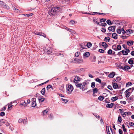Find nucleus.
Here are the masks:
<instances>
[{
	"label": "nucleus",
	"mask_w": 134,
	"mask_h": 134,
	"mask_svg": "<svg viewBox=\"0 0 134 134\" xmlns=\"http://www.w3.org/2000/svg\"><path fill=\"white\" fill-rule=\"evenodd\" d=\"M121 32H122V33L124 34L125 33V30L124 28H122L121 29Z\"/></svg>",
	"instance_id": "bf43d9fd"
},
{
	"label": "nucleus",
	"mask_w": 134,
	"mask_h": 134,
	"mask_svg": "<svg viewBox=\"0 0 134 134\" xmlns=\"http://www.w3.org/2000/svg\"><path fill=\"white\" fill-rule=\"evenodd\" d=\"M51 87H52V86L51 85H48L46 87L47 90H48L50 88H51Z\"/></svg>",
	"instance_id": "5fc2aeb1"
},
{
	"label": "nucleus",
	"mask_w": 134,
	"mask_h": 134,
	"mask_svg": "<svg viewBox=\"0 0 134 134\" xmlns=\"http://www.w3.org/2000/svg\"><path fill=\"white\" fill-rule=\"evenodd\" d=\"M126 93L125 97L126 98H128L129 97L131 93L130 92H128L127 93L125 92Z\"/></svg>",
	"instance_id": "393cba45"
},
{
	"label": "nucleus",
	"mask_w": 134,
	"mask_h": 134,
	"mask_svg": "<svg viewBox=\"0 0 134 134\" xmlns=\"http://www.w3.org/2000/svg\"><path fill=\"white\" fill-rule=\"evenodd\" d=\"M41 32H39L37 31H35L34 32V33L35 35H41Z\"/></svg>",
	"instance_id": "b1692460"
},
{
	"label": "nucleus",
	"mask_w": 134,
	"mask_h": 134,
	"mask_svg": "<svg viewBox=\"0 0 134 134\" xmlns=\"http://www.w3.org/2000/svg\"><path fill=\"white\" fill-rule=\"evenodd\" d=\"M92 45L91 43L90 42H89L87 44V47L89 48Z\"/></svg>",
	"instance_id": "f704fd0d"
},
{
	"label": "nucleus",
	"mask_w": 134,
	"mask_h": 134,
	"mask_svg": "<svg viewBox=\"0 0 134 134\" xmlns=\"http://www.w3.org/2000/svg\"><path fill=\"white\" fill-rule=\"evenodd\" d=\"M134 31L131 30H127L125 31V33L127 34L128 35H129V34L131 33H133V32Z\"/></svg>",
	"instance_id": "0eeeda50"
},
{
	"label": "nucleus",
	"mask_w": 134,
	"mask_h": 134,
	"mask_svg": "<svg viewBox=\"0 0 134 134\" xmlns=\"http://www.w3.org/2000/svg\"><path fill=\"white\" fill-rule=\"evenodd\" d=\"M22 15H24V16H27V17H29L32 16L33 14L32 13H31L29 14H22Z\"/></svg>",
	"instance_id": "7c9ffc66"
},
{
	"label": "nucleus",
	"mask_w": 134,
	"mask_h": 134,
	"mask_svg": "<svg viewBox=\"0 0 134 134\" xmlns=\"http://www.w3.org/2000/svg\"><path fill=\"white\" fill-rule=\"evenodd\" d=\"M107 88L111 90H113V88L110 85H109L108 86Z\"/></svg>",
	"instance_id": "603ef678"
},
{
	"label": "nucleus",
	"mask_w": 134,
	"mask_h": 134,
	"mask_svg": "<svg viewBox=\"0 0 134 134\" xmlns=\"http://www.w3.org/2000/svg\"><path fill=\"white\" fill-rule=\"evenodd\" d=\"M114 105V103H111L110 104H107L106 105V107L108 108H111L113 107Z\"/></svg>",
	"instance_id": "1a4fd4ad"
},
{
	"label": "nucleus",
	"mask_w": 134,
	"mask_h": 134,
	"mask_svg": "<svg viewBox=\"0 0 134 134\" xmlns=\"http://www.w3.org/2000/svg\"><path fill=\"white\" fill-rule=\"evenodd\" d=\"M59 12V7H55L50 9L49 11V14L51 16L54 15Z\"/></svg>",
	"instance_id": "f257e3e1"
},
{
	"label": "nucleus",
	"mask_w": 134,
	"mask_h": 134,
	"mask_svg": "<svg viewBox=\"0 0 134 134\" xmlns=\"http://www.w3.org/2000/svg\"><path fill=\"white\" fill-rule=\"evenodd\" d=\"M112 36V38L115 39H116L118 38V35L115 33H113Z\"/></svg>",
	"instance_id": "9b49d317"
},
{
	"label": "nucleus",
	"mask_w": 134,
	"mask_h": 134,
	"mask_svg": "<svg viewBox=\"0 0 134 134\" xmlns=\"http://www.w3.org/2000/svg\"><path fill=\"white\" fill-rule=\"evenodd\" d=\"M112 49L115 51H117V49H116V46L115 44H114L112 46Z\"/></svg>",
	"instance_id": "2f4dec72"
},
{
	"label": "nucleus",
	"mask_w": 134,
	"mask_h": 134,
	"mask_svg": "<svg viewBox=\"0 0 134 134\" xmlns=\"http://www.w3.org/2000/svg\"><path fill=\"white\" fill-rule=\"evenodd\" d=\"M110 38L109 37H105L104 39V41L107 42H109L110 41Z\"/></svg>",
	"instance_id": "6ab92c4d"
},
{
	"label": "nucleus",
	"mask_w": 134,
	"mask_h": 134,
	"mask_svg": "<svg viewBox=\"0 0 134 134\" xmlns=\"http://www.w3.org/2000/svg\"><path fill=\"white\" fill-rule=\"evenodd\" d=\"M36 98H33L32 99V106L33 107H35L36 105Z\"/></svg>",
	"instance_id": "20e7f679"
},
{
	"label": "nucleus",
	"mask_w": 134,
	"mask_h": 134,
	"mask_svg": "<svg viewBox=\"0 0 134 134\" xmlns=\"http://www.w3.org/2000/svg\"><path fill=\"white\" fill-rule=\"evenodd\" d=\"M76 83V86L77 87H78L81 89V86H82V83Z\"/></svg>",
	"instance_id": "f3484780"
},
{
	"label": "nucleus",
	"mask_w": 134,
	"mask_h": 134,
	"mask_svg": "<svg viewBox=\"0 0 134 134\" xmlns=\"http://www.w3.org/2000/svg\"><path fill=\"white\" fill-rule=\"evenodd\" d=\"M6 109V107H4L2 108L1 109V111H4Z\"/></svg>",
	"instance_id": "680f3d73"
},
{
	"label": "nucleus",
	"mask_w": 134,
	"mask_h": 134,
	"mask_svg": "<svg viewBox=\"0 0 134 134\" xmlns=\"http://www.w3.org/2000/svg\"><path fill=\"white\" fill-rule=\"evenodd\" d=\"M112 53V51L111 49H110L107 52L108 54L109 55L111 54Z\"/></svg>",
	"instance_id": "c9c22d12"
},
{
	"label": "nucleus",
	"mask_w": 134,
	"mask_h": 134,
	"mask_svg": "<svg viewBox=\"0 0 134 134\" xmlns=\"http://www.w3.org/2000/svg\"><path fill=\"white\" fill-rule=\"evenodd\" d=\"M100 83H101V87L102 88H103L105 85L106 83V82H101Z\"/></svg>",
	"instance_id": "a878e982"
},
{
	"label": "nucleus",
	"mask_w": 134,
	"mask_h": 134,
	"mask_svg": "<svg viewBox=\"0 0 134 134\" xmlns=\"http://www.w3.org/2000/svg\"><path fill=\"white\" fill-rule=\"evenodd\" d=\"M106 23L108 25H112V23L111 21L110 20H107L106 21Z\"/></svg>",
	"instance_id": "c756f323"
},
{
	"label": "nucleus",
	"mask_w": 134,
	"mask_h": 134,
	"mask_svg": "<svg viewBox=\"0 0 134 134\" xmlns=\"http://www.w3.org/2000/svg\"><path fill=\"white\" fill-rule=\"evenodd\" d=\"M80 54L79 52H77L75 53V56L76 57H78Z\"/></svg>",
	"instance_id": "09e8293b"
},
{
	"label": "nucleus",
	"mask_w": 134,
	"mask_h": 134,
	"mask_svg": "<svg viewBox=\"0 0 134 134\" xmlns=\"http://www.w3.org/2000/svg\"><path fill=\"white\" fill-rule=\"evenodd\" d=\"M95 83L94 82H93L91 83V87L92 88H94L95 87Z\"/></svg>",
	"instance_id": "4c0bfd02"
},
{
	"label": "nucleus",
	"mask_w": 134,
	"mask_h": 134,
	"mask_svg": "<svg viewBox=\"0 0 134 134\" xmlns=\"http://www.w3.org/2000/svg\"><path fill=\"white\" fill-rule=\"evenodd\" d=\"M118 121L120 122V123H121V122L122 118L121 116L120 115H119L118 116Z\"/></svg>",
	"instance_id": "5701e85b"
},
{
	"label": "nucleus",
	"mask_w": 134,
	"mask_h": 134,
	"mask_svg": "<svg viewBox=\"0 0 134 134\" xmlns=\"http://www.w3.org/2000/svg\"><path fill=\"white\" fill-rule=\"evenodd\" d=\"M115 72L113 71L111 72L108 75V77L110 78H113L115 75Z\"/></svg>",
	"instance_id": "6e6552de"
},
{
	"label": "nucleus",
	"mask_w": 134,
	"mask_h": 134,
	"mask_svg": "<svg viewBox=\"0 0 134 134\" xmlns=\"http://www.w3.org/2000/svg\"><path fill=\"white\" fill-rule=\"evenodd\" d=\"M120 103L121 104L123 103L124 104H126V102L125 101H121L120 102Z\"/></svg>",
	"instance_id": "69168bd1"
},
{
	"label": "nucleus",
	"mask_w": 134,
	"mask_h": 134,
	"mask_svg": "<svg viewBox=\"0 0 134 134\" xmlns=\"http://www.w3.org/2000/svg\"><path fill=\"white\" fill-rule=\"evenodd\" d=\"M112 84H113V88L115 89H116L118 88V86L117 84L116 83H112Z\"/></svg>",
	"instance_id": "ddd939ff"
},
{
	"label": "nucleus",
	"mask_w": 134,
	"mask_h": 134,
	"mask_svg": "<svg viewBox=\"0 0 134 134\" xmlns=\"http://www.w3.org/2000/svg\"><path fill=\"white\" fill-rule=\"evenodd\" d=\"M90 55V54L88 52H87L83 54V56L86 57H88Z\"/></svg>",
	"instance_id": "2eb2a0df"
},
{
	"label": "nucleus",
	"mask_w": 134,
	"mask_h": 134,
	"mask_svg": "<svg viewBox=\"0 0 134 134\" xmlns=\"http://www.w3.org/2000/svg\"><path fill=\"white\" fill-rule=\"evenodd\" d=\"M104 99L103 96H100L98 98V99L100 101H102Z\"/></svg>",
	"instance_id": "412c9836"
},
{
	"label": "nucleus",
	"mask_w": 134,
	"mask_h": 134,
	"mask_svg": "<svg viewBox=\"0 0 134 134\" xmlns=\"http://www.w3.org/2000/svg\"><path fill=\"white\" fill-rule=\"evenodd\" d=\"M131 68L128 65H125L124 67L123 70L126 71L127 70H128Z\"/></svg>",
	"instance_id": "4468645a"
},
{
	"label": "nucleus",
	"mask_w": 134,
	"mask_h": 134,
	"mask_svg": "<svg viewBox=\"0 0 134 134\" xmlns=\"http://www.w3.org/2000/svg\"><path fill=\"white\" fill-rule=\"evenodd\" d=\"M132 85V84L131 82H128L126 83V87L128 86H130Z\"/></svg>",
	"instance_id": "ea45409f"
},
{
	"label": "nucleus",
	"mask_w": 134,
	"mask_h": 134,
	"mask_svg": "<svg viewBox=\"0 0 134 134\" xmlns=\"http://www.w3.org/2000/svg\"><path fill=\"white\" fill-rule=\"evenodd\" d=\"M119 132L120 134H122L123 133L122 131V130L119 129Z\"/></svg>",
	"instance_id": "e2e57ef3"
},
{
	"label": "nucleus",
	"mask_w": 134,
	"mask_h": 134,
	"mask_svg": "<svg viewBox=\"0 0 134 134\" xmlns=\"http://www.w3.org/2000/svg\"><path fill=\"white\" fill-rule=\"evenodd\" d=\"M98 51L100 53H103L104 52V50L102 49H99L98 50Z\"/></svg>",
	"instance_id": "3c124183"
},
{
	"label": "nucleus",
	"mask_w": 134,
	"mask_h": 134,
	"mask_svg": "<svg viewBox=\"0 0 134 134\" xmlns=\"http://www.w3.org/2000/svg\"><path fill=\"white\" fill-rule=\"evenodd\" d=\"M61 100L62 101L64 102L65 103H66L67 102H68V100L67 99H64L63 98L61 99Z\"/></svg>",
	"instance_id": "49530a36"
},
{
	"label": "nucleus",
	"mask_w": 134,
	"mask_h": 134,
	"mask_svg": "<svg viewBox=\"0 0 134 134\" xmlns=\"http://www.w3.org/2000/svg\"><path fill=\"white\" fill-rule=\"evenodd\" d=\"M42 94L43 95H44L45 94V88H43L42 89L41 91Z\"/></svg>",
	"instance_id": "aec40b11"
},
{
	"label": "nucleus",
	"mask_w": 134,
	"mask_h": 134,
	"mask_svg": "<svg viewBox=\"0 0 134 134\" xmlns=\"http://www.w3.org/2000/svg\"><path fill=\"white\" fill-rule=\"evenodd\" d=\"M104 101L105 102L107 103H109L110 102V100H109V98H108L105 99Z\"/></svg>",
	"instance_id": "4be33fe9"
},
{
	"label": "nucleus",
	"mask_w": 134,
	"mask_h": 134,
	"mask_svg": "<svg viewBox=\"0 0 134 134\" xmlns=\"http://www.w3.org/2000/svg\"><path fill=\"white\" fill-rule=\"evenodd\" d=\"M48 116L49 118L50 119H52L53 118V115L52 114H49L48 115Z\"/></svg>",
	"instance_id": "79ce46f5"
},
{
	"label": "nucleus",
	"mask_w": 134,
	"mask_h": 134,
	"mask_svg": "<svg viewBox=\"0 0 134 134\" xmlns=\"http://www.w3.org/2000/svg\"><path fill=\"white\" fill-rule=\"evenodd\" d=\"M80 78L77 76H75L74 79V82L75 83H78L80 81Z\"/></svg>",
	"instance_id": "39448f33"
},
{
	"label": "nucleus",
	"mask_w": 134,
	"mask_h": 134,
	"mask_svg": "<svg viewBox=\"0 0 134 134\" xmlns=\"http://www.w3.org/2000/svg\"><path fill=\"white\" fill-rule=\"evenodd\" d=\"M82 83V86H84L87 84L86 82H84Z\"/></svg>",
	"instance_id": "338daca9"
},
{
	"label": "nucleus",
	"mask_w": 134,
	"mask_h": 134,
	"mask_svg": "<svg viewBox=\"0 0 134 134\" xmlns=\"http://www.w3.org/2000/svg\"><path fill=\"white\" fill-rule=\"evenodd\" d=\"M127 36H124L123 35H122L121 36V37L123 39H126L127 38Z\"/></svg>",
	"instance_id": "0e129e2a"
},
{
	"label": "nucleus",
	"mask_w": 134,
	"mask_h": 134,
	"mask_svg": "<svg viewBox=\"0 0 134 134\" xmlns=\"http://www.w3.org/2000/svg\"><path fill=\"white\" fill-rule=\"evenodd\" d=\"M129 124L131 126H132L134 125V123L132 122H130Z\"/></svg>",
	"instance_id": "774afa93"
},
{
	"label": "nucleus",
	"mask_w": 134,
	"mask_h": 134,
	"mask_svg": "<svg viewBox=\"0 0 134 134\" xmlns=\"http://www.w3.org/2000/svg\"><path fill=\"white\" fill-rule=\"evenodd\" d=\"M48 110L47 109L44 110L43 112V115H45L47 113Z\"/></svg>",
	"instance_id": "a19ab883"
},
{
	"label": "nucleus",
	"mask_w": 134,
	"mask_h": 134,
	"mask_svg": "<svg viewBox=\"0 0 134 134\" xmlns=\"http://www.w3.org/2000/svg\"><path fill=\"white\" fill-rule=\"evenodd\" d=\"M121 47L120 45H118L117 46L116 49L117 50H120L121 49Z\"/></svg>",
	"instance_id": "72a5a7b5"
},
{
	"label": "nucleus",
	"mask_w": 134,
	"mask_h": 134,
	"mask_svg": "<svg viewBox=\"0 0 134 134\" xmlns=\"http://www.w3.org/2000/svg\"><path fill=\"white\" fill-rule=\"evenodd\" d=\"M3 119L0 120V126H1L2 125V123H5V122L3 121Z\"/></svg>",
	"instance_id": "a18cd8bd"
},
{
	"label": "nucleus",
	"mask_w": 134,
	"mask_h": 134,
	"mask_svg": "<svg viewBox=\"0 0 134 134\" xmlns=\"http://www.w3.org/2000/svg\"><path fill=\"white\" fill-rule=\"evenodd\" d=\"M57 55H58V56L60 55V56L62 57H64V55L63 54L59 53H57Z\"/></svg>",
	"instance_id": "4d7b16f0"
},
{
	"label": "nucleus",
	"mask_w": 134,
	"mask_h": 134,
	"mask_svg": "<svg viewBox=\"0 0 134 134\" xmlns=\"http://www.w3.org/2000/svg\"><path fill=\"white\" fill-rule=\"evenodd\" d=\"M103 30H101V31L103 32H106V30L104 28H102L101 29Z\"/></svg>",
	"instance_id": "052dcab7"
},
{
	"label": "nucleus",
	"mask_w": 134,
	"mask_h": 134,
	"mask_svg": "<svg viewBox=\"0 0 134 134\" xmlns=\"http://www.w3.org/2000/svg\"><path fill=\"white\" fill-rule=\"evenodd\" d=\"M44 98H40V97L38 98V100L39 102H43L44 101Z\"/></svg>",
	"instance_id": "bb28decb"
},
{
	"label": "nucleus",
	"mask_w": 134,
	"mask_h": 134,
	"mask_svg": "<svg viewBox=\"0 0 134 134\" xmlns=\"http://www.w3.org/2000/svg\"><path fill=\"white\" fill-rule=\"evenodd\" d=\"M20 104L22 105H26L27 106V103L25 102H22Z\"/></svg>",
	"instance_id": "37998d69"
},
{
	"label": "nucleus",
	"mask_w": 134,
	"mask_h": 134,
	"mask_svg": "<svg viewBox=\"0 0 134 134\" xmlns=\"http://www.w3.org/2000/svg\"><path fill=\"white\" fill-rule=\"evenodd\" d=\"M116 32L118 34H120L121 33V29H118L116 30Z\"/></svg>",
	"instance_id": "de8ad7c7"
},
{
	"label": "nucleus",
	"mask_w": 134,
	"mask_h": 134,
	"mask_svg": "<svg viewBox=\"0 0 134 134\" xmlns=\"http://www.w3.org/2000/svg\"><path fill=\"white\" fill-rule=\"evenodd\" d=\"M66 86L67 90V93L69 94L71 93L74 89L73 86L71 84L68 83Z\"/></svg>",
	"instance_id": "f03ea898"
},
{
	"label": "nucleus",
	"mask_w": 134,
	"mask_h": 134,
	"mask_svg": "<svg viewBox=\"0 0 134 134\" xmlns=\"http://www.w3.org/2000/svg\"><path fill=\"white\" fill-rule=\"evenodd\" d=\"M116 26H112L108 27V29L109 31H111L112 32H114L116 28Z\"/></svg>",
	"instance_id": "423d86ee"
},
{
	"label": "nucleus",
	"mask_w": 134,
	"mask_h": 134,
	"mask_svg": "<svg viewBox=\"0 0 134 134\" xmlns=\"http://www.w3.org/2000/svg\"><path fill=\"white\" fill-rule=\"evenodd\" d=\"M41 36H43L45 38L46 37V35L44 33H42V32H41Z\"/></svg>",
	"instance_id": "13d9d810"
},
{
	"label": "nucleus",
	"mask_w": 134,
	"mask_h": 134,
	"mask_svg": "<svg viewBox=\"0 0 134 134\" xmlns=\"http://www.w3.org/2000/svg\"><path fill=\"white\" fill-rule=\"evenodd\" d=\"M83 62L82 59H78V60H77V63H82Z\"/></svg>",
	"instance_id": "c85d7f7f"
},
{
	"label": "nucleus",
	"mask_w": 134,
	"mask_h": 134,
	"mask_svg": "<svg viewBox=\"0 0 134 134\" xmlns=\"http://www.w3.org/2000/svg\"><path fill=\"white\" fill-rule=\"evenodd\" d=\"M133 58H130L128 61V63L132 65L134 64Z\"/></svg>",
	"instance_id": "f8f14e48"
},
{
	"label": "nucleus",
	"mask_w": 134,
	"mask_h": 134,
	"mask_svg": "<svg viewBox=\"0 0 134 134\" xmlns=\"http://www.w3.org/2000/svg\"><path fill=\"white\" fill-rule=\"evenodd\" d=\"M5 115V113L4 112H2L0 113V116H3Z\"/></svg>",
	"instance_id": "8fccbe9b"
},
{
	"label": "nucleus",
	"mask_w": 134,
	"mask_h": 134,
	"mask_svg": "<svg viewBox=\"0 0 134 134\" xmlns=\"http://www.w3.org/2000/svg\"><path fill=\"white\" fill-rule=\"evenodd\" d=\"M95 80L97 82H99V83H100L101 82V80L99 78H97L95 79Z\"/></svg>",
	"instance_id": "e433bc0d"
},
{
	"label": "nucleus",
	"mask_w": 134,
	"mask_h": 134,
	"mask_svg": "<svg viewBox=\"0 0 134 134\" xmlns=\"http://www.w3.org/2000/svg\"><path fill=\"white\" fill-rule=\"evenodd\" d=\"M112 98L114 99L112 101V102H114V101H115L118 99V97L115 96L114 97H113Z\"/></svg>",
	"instance_id": "58836bf2"
},
{
	"label": "nucleus",
	"mask_w": 134,
	"mask_h": 134,
	"mask_svg": "<svg viewBox=\"0 0 134 134\" xmlns=\"http://www.w3.org/2000/svg\"><path fill=\"white\" fill-rule=\"evenodd\" d=\"M102 46L104 47L107 48L108 47V45L105 42H103L102 43Z\"/></svg>",
	"instance_id": "dca6fc26"
},
{
	"label": "nucleus",
	"mask_w": 134,
	"mask_h": 134,
	"mask_svg": "<svg viewBox=\"0 0 134 134\" xmlns=\"http://www.w3.org/2000/svg\"><path fill=\"white\" fill-rule=\"evenodd\" d=\"M133 41H129L127 42L126 44L129 46H131L133 44Z\"/></svg>",
	"instance_id": "9d476101"
},
{
	"label": "nucleus",
	"mask_w": 134,
	"mask_h": 134,
	"mask_svg": "<svg viewBox=\"0 0 134 134\" xmlns=\"http://www.w3.org/2000/svg\"><path fill=\"white\" fill-rule=\"evenodd\" d=\"M125 49L126 51H125L124 50H122L121 51L123 55H128V53H129L130 52V50L127 48Z\"/></svg>",
	"instance_id": "7ed1b4c3"
},
{
	"label": "nucleus",
	"mask_w": 134,
	"mask_h": 134,
	"mask_svg": "<svg viewBox=\"0 0 134 134\" xmlns=\"http://www.w3.org/2000/svg\"><path fill=\"white\" fill-rule=\"evenodd\" d=\"M106 20V19L104 18H102L100 19V23H102V22H104Z\"/></svg>",
	"instance_id": "c03bdc74"
},
{
	"label": "nucleus",
	"mask_w": 134,
	"mask_h": 134,
	"mask_svg": "<svg viewBox=\"0 0 134 134\" xmlns=\"http://www.w3.org/2000/svg\"><path fill=\"white\" fill-rule=\"evenodd\" d=\"M97 19H96V18H93V21L94 22L96 23L97 25H98L99 24V23L97 21Z\"/></svg>",
	"instance_id": "cd10ccee"
},
{
	"label": "nucleus",
	"mask_w": 134,
	"mask_h": 134,
	"mask_svg": "<svg viewBox=\"0 0 134 134\" xmlns=\"http://www.w3.org/2000/svg\"><path fill=\"white\" fill-rule=\"evenodd\" d=\"M126 115H131L132 114L131 113L130 111H129L128 112H125Z\"/></svg>",
	"instance_id": "6e6d98bb"
},
{
	"label": "nucleus",
	"mask_w": 134,
	"mask_h": 134,
	"mask_svg": "<svg viewBox=\"0 0 134 134\" xmlns=\"http://www.w3.org/2000/svg\"><path fill=\"white\" fill-rule=\"evenodd\" d=\"M93 94L98 92V90L97 88H95L92 89Z\"/></svg>",
	"instance_id": "a211bd4d"
},
{
	"label": "nucleus",
	"mask_w": 134,
	"mask_h": 134,
	"mask_svg": "<svg viewBox=\"0 0 134 134\" xmlns=\"http://www.w3.org/2000/svg\"><path fill=\"white\" fill-rule=\"evenodd\" d=\"M116 79H117V81H116V82H119L120 80H121V78L119 77H116Z\"/></svg>",
	"instance_id": "864d4df0"
},
{
	"label": "nucleus",
	"mask_w": 134,
	"mask_h": 134,
	"mask_svg": "<svg viewBox=\"0 0 134 134\" xmlns=\"http://www.w3.org/2000/svg\"><path fill=\"white\" fill-rule=\"evenodd\" d=\"M98 25L99 26H104V27H105L107 25V24L106 23H104L103 24L102 23L101 24H100L99 23V24Z\"/></svg>",
	"instance_id": "473e14b6"
}]
</instances>
